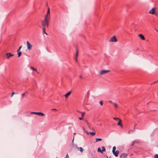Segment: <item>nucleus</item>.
Here are the masks:
<instances>
[{
  "mask_svg": "<svg viewBox=\"0 0 158 158\" xmlns=\"http://www.w3.org/2000/svg\"><path fill=\"white\" fill-rule=\"evenodd\" d=\"M109 102H110V103H113V102H112V101H109Z\"/></svg>",
  "mask_w": 158,
  "mask_h": 158,
  "instance_id": "37",
  "label": "nucleus"
},
{
  "mask_svg": "<svg viewBox=\"0 0 158 158\" xmlns=\"http://www.w3.org/2000/svg\"><path fill=\"white\" fill-rule=\"evenodd\" d=\"M80 77L81 78H82V76L81 75H80Z\"/></svg>",
  "mask_w": 158,
  "mask_h": 158,
  "instance_id": "38",
  "label": "nucleus"
},
{
  "mask_svg": "<svg viewBox=\"0 0 158 158\" xmlns=\"http://www.w3.org/2000/svg\"><path fill=\"white\" fill-rule=\"evenodd\" d=\"M78 50L77 49H76V61H77V56H78Z\"/></svg>",
  "mask_w": 158,
  "mask_h": 158,
  "instance_id": "12",
  "label": "nucleus"
},
{
  "mask_svg": "<svg viewBox=\"0 0 158 158\" xmlns=\"http://www.w3.org/2000/svg\"><path fill=\"white\" fill-rule=\"evenodd\" d=\"M22 46H20L19 47V49L18 50H17V52H19V51L20 50V49H21V48H22Z\"/></svg>",
  "mask_w": 158,
  "mask_h": 158,
  "instance_id": "31",
  "label": "nucleus"
},
{
  "mask_svg": "<svg viewBox=\"0 0 158 158\" xmlns=\"http://www.w3.org/2000/svg\"><path fill=\"white\" fill-rule=\"evenodd\" d=\"M139 36L142 40H145V38L144 37V35L142 34H139Z\"/></svg>",
  "mask_w": 158,
  "mask_h": 158,
  "instance_id": "11",
  "label": "nucleus"
},
{
  "mask_svg": "<svg viewBox=\"0 0 158 158\" xmlns=\"http://www.w3.org/2000/svg\"><path fill=\"white\" fill-rule=\"evenodd\" d=\"M85 122L87 124V125L88 126L89 125V123H88V121L87 120H85Z\"/></svg>",
  "mask_w": 158,
  "mask_h": 158,
  "instance_id": "36",
  "label": "nucleus"
},
{
  "mask_svg": "<svg viewBox=\"0 0 158 158\" xmlns=\"http://www.w3.org/2000/svg\"><path fill=\"white\" fill-rule=\"evenodd\" d=\"M46 28H45V27H44L43 28V31L44 32V33L46 35H47V34L46 33V32H45V29Z\"/></svg>",
  "mask_w": 158,
  "mask_h": 158,
  "instance_id": "23",
  "label": "nucleus"
},
{
  "mask_svg": "<svg viewBox=\"0 0 158 158\" xmlns=\"http://www.w3.org/2000/svg\"><path fill=\"white\" fill-rule=\"evenodd\" d=\"M113 104L116 108H118V105L116 103H113Z\"/></svg>",
  "mask_w": 158,
  "mask_h": 158,
  "instance_id": "27",
  "label": "nucleus"
},
{
  "mask_svg": "<svg viewBox=\"0 0 158 158\" xmlns=\"http://www.w3.org/2000/svg\"><path fill=\"white\" fill-rule=\"evenodd\" d=\"M110 72V70H102L101 71L100 74V75H103Z\"/></svg>",
  "mask_w": 158,
  "mask_h": 158,
  "instance_id": "6",
  "label": "nucleus"
},
{
  "mask_svg": "<svg viewBox=\"0 0 158 158\" xmlns=\"http://www.w3.org/2000/svg\"><path fill=\"white\" fill-rule=\"evenodd\" d=\"M113 119L116 121L119 120V119H120L119 118H116V117H114L113 118Z\"/></svg>",
  "mask_w": 158,
  "mask_h": 158,
  "instance_id": "17",
  "label": "nucleus"
},
{
  "mask_svg": "<svg viewBox=\"0 0 158 158\" xmlns=\"http://www.w3.org/2000/svg\"><path fill=\"white\" fill-rule=\"evenodd\" d=\"M27 49L30 50L32 47V45L28 41L27 42Z\"/></svg>",
  "mask_w": 158,
  "mask_h": 158,
  "instance_id": "5",
  "label": "nucleus"
},
{
  "mask_svg": "<svg viewBox=\"0 0 158 158\" xmlns=\"http://www.w3.org/2000/svg\"><path fill=\"white\" fill-rule=\"evenodd\" d=\"M154 158H158V154H156L154 156Z\"/></svg>",
  "mask_w": 158,
  "mask_h": 158,
  "instance_id": "29",
  "label": "nucleus"
},
{
  "mask_svg": "<svg viewBox=\"0 0 158 158\" xmlns=\"http://www.w3.org/2000/svg\"><path fill=\"white\" fill-rule=\"evenodd\" d=\"M27 93L26 92V93H23L22 94V98H23V97L25 95V94L26 93Z\"/></svg>",
  "mask_w": 158,
  "mask_h": 158,
  "instance_id": "30",
  "label": "nucleus"
},
{
  "mask_svg": "<svg viewBox=\"0 0 158 158\" xmlns=\"http://www.w3.org/2000/svg\"><path fill=\"white\" fill-rule=\"evenodd\" d=\"M50 19L44 18V19L42 21V25L45 28H48L49 26V21Z\"/></svg>",
  "mask_w": 158,
  "mask_h": 158,
  "instance_id": "1",
  "label": "nucleus"
},
{
  "mask_svg": "<svg viewBox=\"0 0 158 158\" xmlns=\"http://www.w3.org/2000/svg\"><path fill=\"white\" fill-rule=\"evenodd\" d=\"M156 30L158 33V30H157V29H156Z\"/></svg>",
  "mask_w": 158,
  "mask_h": 158,
  "instance_id": "41",
  "label": "nucleus"
},
{
  "mask_svg": "<svg viewBox=\"0 0 158 158\" xmlns=\"http://www.w3.org/2000/svg\"><path fill=\"white\" fill-rule=\"evenodd\" d=\"M98 152H100L102 153V151L101 150L100 148H98Z\"/></svg>",
  "mask_w": 158,
  "mask_h": 158,
  "instance_id": "21",
  "label": "nucleus"
},
{
  "mask_svg": "<svg viewBox=\"0 0 158 158\" xmlns=\"http://www.w3.org/2000/svg\"><path fill=\"white\" fill-rule=\"evenodd\" d=\"M74 139V138L73 137V140H72V143H73V142Z\"/></svg>",
  "mask_w": 158,
  "mask_h": 158,
  "instance_id": "40",
  "label": "nucleus"
},
{
  "mask_svg": "<svg viewBox=\"0 0 158 158\" xmlns=\"http://www.w3.org/2000/svg\"><path fill=\"white\" fill-rule=\"evenodd\" d=\"M78 149L81 152H82L83 151V149L81 147H78Z\"/></svg>",
  "mask_w": 158,
  "mask_h": 158,
  "instance_id": "16",
  "label": "nucleus"
},
{
  "mask_svg": "<svg viewBox=\"0 0 158 158\" xmlns=\"http://www.w3.org/2000/svg\"><path fill=\"white\" fill-rule=\"evenodd\" d=\"M77 111L78 112L81 113L82 117H83L84 116L85 113V112H81V111Z\"/></svg>",
  "mask_w": 158,
  "mask_h": 158,
  "instance_id": "15",
  "label": "nucleus"
},
{
  "mask_svg": "<svg viewBox=\"0 0 158 158\" xmlns=\"http://www.w3.org/2000/svg\"><path fill=\"white\" fill-rule=\"evenodd\" d=\"M96 142H97L98 141H101L102 140V139L101 138H96Z\"/></svg>",
  "mask_w": 158,
  "mask_h": 158,
  "instance_id": "20",
  "label": "nucleus"
},
{
  "mask_svg": "<svg viewBox=\"0 0 158 158\" xmlns=\"http://www.w3.org/2000/svg\"><path fill=\"white\" fill-rule=\"evenodd\" d=\"M155 9L156 7L152 8V9L149 11V13L152 15H155L156 16H157V14L155 11Z\"/></svg>",
  "mask_w": 158,
  "mask_h": 158,
  "instance_id": "2",
  "label": "nucleus"
},
{
  "mask_svg": "<svg viewBox=\"0 0 158 158\" xmlns=\"http://www.w3.org/2000/svg\"><path fill=\"white\" fill-rule=\"evenodd\" d=\"M36 114H37L42 116H43L45 115L44 114L40 112H36Z\"/></svg>",
  "mask_w": 158,
  "mask_h": 158,
  "instance_id": "9",
  "label": "nucleus"
},
{
  "mask_svg": "<svg viewBox=\"0 0 158 158\" xmlns=\"http://www.w3.org/2000/svg\"><path fill=\"white\" fill-rule=\"evenodd\" d=\"M90 134L92 136L94 135L95 134V133L94 132H90Z\"/></svg>",
  "mask_w": 158,
  "mask_h": 158,
  "instance_id": "26",
  "label": "nucleus"
},
{
  "mask_svg": "<svg viewBox=\"0 0 158 158\" xmlns=\"http://www.w3.org/2000/svg\"><path fill=\"white\" fill-rule=\"evenodd\" d=\"M116 150V147L115 146H114L113 148V149H112V152H114Z\"/></svg>",
  "mask_w": 158,
  "mask_h": 158,
  "instance_id": "24",
  "label": "nucleus"
},
{
  "mask_svg": "<svg viewBox=\"0 0 158 158\" xmlns=\"http://www.w3.org/2000/svg\"><path fill=\"white\" fill-rule=\"evenodd\" d=\"M36 112H31V114H36Z\"/></svg>",
  "mask_w": 158,
  "mask_h": 158,
  "instance_id": "32",
  "label": "nucleus"
},
{
  "mask_svg": "<svg viewBox=\"0 0 158 158\" xmlns=\"http://www.w3.org/2000/svg\"><path fill=\"white\" fill-rule=\"evenodd\" d=\"M78 118L80 120H82L83 119V118L82 117H81V118Z\"/></svg>",
  "mask_w": 158,
  "mask_h": 158,
  "instance_id": "33",
  "label": "nucleus"
},
{
  "mask_svg": "<svg viewBox=\"0 0 158 158\" xmlns=\"http://www.w3.org/2000/svg\"><path fill=\"white\" fill-rule=\"evenodd\" d=\"M121 121H122L121 120V119H119V122L117 123V125L118 126H121V127L122 128L123 127V126L122 124L121 123Z\"/></svg>",
  "mask_w": 158,
  "mask_h": 158,
  "instance_id": "13",
  "label": "nucleus"
},
{
  "mask_svg": "<svg viewBox=\"0 0 158 158\" xmlns=\"http://www.w3.org/2000/svg\"><path fill=\"white\" fill-rule=\"evenodd\" d=\"M119 153V151L118 150H117L115 152H113V154L114 155L117 157L118 156V155Z\"/></svg>",
  "mask_w": 158,
  "mask_h": 158,
  "instance_id": "10",
  "label": "nucleus"
},
{
  "mask_svg": "<svg viewBox=\"0 0 158 158\" xmlns=\"http://www.w3.org/2000/svg\"><path fill=\"white\" fill-rule=\"evenodd\" d=\"M31 69L32 70H33V71H35L36 72H37V70H36V69H35L34 68V67H32L31 66Z\"/></svg>",
  "mask_w": 158,
  "mask_h": 158,
  "instance_id": "19",
  "label": "nucleus"
},
{
  "mask_svg": "<svg viewBox=\"0 0 158 158\" xmlns=\"http://www.w3.org/2000/svg\"><path fill=\"white\" fill-rule=\"evenodd\" d=\"M15 94V93L14 92H12V95L11 96V97H12L14 94Z\"/></svg>",
  "mask_w": 158,
  "mask_h": 158,
  "instance_id": "35",
  "label": "nucleus"
},
{
  "mask_svg": "<svg viewBox=\"0 0 158 158\" xmlns=\"http://www.w3.org/2000/svg\"><path fill=\"white\" fill-rule=\"evenodd\" d=\"M102 152H105L106 151V148H105L104 147H102Z\"/></svg>",
  "mask_w": 158,
  "mask_h": 158,
  "instance_id": "22",
  "label": "nucleus"
},
{
  "mask_svg": "<svg viewBox=\"0 0 158 158\" xmlns=\"http://www.w3.org/2000/svg\"><path fill=\"white\" fill-rule=\"evenodd\" d=\"M138 142L137 141H134L132 142V144H131L132 146H133L135 143H137Z\"/></svg>",
  "mask_w": 158,
  "mask_h": 158,
  "instance_id": "18",
  "label": "nucleus"
},
{
  "mask_svg": "<svg viewBox=\"0 0 158 158\" xmlns=\"http://www.w3.org/2000/svg\"><path fill=\"white\" fill-rule=\"evenodd\" d=\"M64 158H69V156L68 155V154H67L66 156Z\"/></svg>",
  "mask_w": 158,
  "mask_h": 158,
  "instance_id": "34",
  "label": "nucleus"
},
{
  "mask_svg": "<svg viewBox=\"0 0 158 158\" xmlns=\"http://www.w3.org/2000/svg\"><path fill=\"white\" fill-rule=\"evenodd\" d=\"M52 110H56L55 109H52Z\"/></svg>",
  "mask_w": 158,
  "mask_h": 158,
  "instance_id": "39",
  "label": "nucleus"
},
{
  "mask_svg": "<svg viewBox=\"0 0 158 158\" xmlns=\"http://www.w3.org/2000/svg\"><path fill=\"white\" fill-rule=\"evenodd\" d=\"M50 10L49 8H48L47 11V13L45 16V18L50 19Z\"/></svg>",
  "mask_w": 158,
  "mask_h": 158,
  "instance_id": "4",
  "label": "nucleus"
},
{
  "mask_svg": "<svg viewBox=\"0 0 158 158\" xmlns=\"http://www.w3.org/2000/svg\"><path fill=\"white\" fill-rule=\"evenodd\" d=\"M6 55L7 56V58L9 59L10 57L13 56L14 54H11V53H7L6 54Z\"/></svg>",
  "mask_w": 158,
  "mask_h": 158,
  "instance_id": "8",
  "label": "nucleus"
},
{
  "mask_svg": "<svg viewBox=\"0 0 158 158\" xmlns=\"http://www.w3.org/2000/svg\"><path fill=\"white\" fill-rule=\"evenodd\" d=\"M156 82H157V81H156V82H154L153 83H156Z\"/></svg>",
  "mask_w": 158,
  "mask_h": 158,
  "instance_id": "42",
  "label": "nucleus"
},
{
  "mask_svg": "<svg viewBox=\"0 0 158 158\" xmlns=\"http://www.w3.org/2000/svg\"><path fill=\"white\" fill-rule=\"evenodd\" d=\"M71 91H69L64 95V96L66 98L69 97V96L71 94Z\"/></svg>",
  "mask_w": 158,
  "mask_h": 158,
  "instance_id": "14",
  "label": "nucleus"
},
{
  "mask_svg": "<svg viewBox=\"0 0 158 158\" xmlns=\"http://www.w3.org/2000/svg\"><path fill=\"white\" fill-rule=\"evenodd\" d=\"M110 42H117V40L116 36H114L110 39Z\"/></svg>",
  "mask_w": 158,
  "mask_h": 158,
  "instance_id": "3",
  "label": "nucleus"
},
{
  "mask_svg": "<svg viewBox=\"0 0 158 158\" xmlns=\"http://www.w3.org/2000/svg\"><path fill=\"white\" fill-rule=\"evenodd\" d=\"M22 54V52H18V57H19Z\"/></svg>",
  "mask_w": 158,
  "mask_h": 158,
  "instance_id": "25",
  "label": "nucleus"
},
{
  "mask_svg": "<svg viewBox=\"0 0 158 158\" xmlns=\"http://www.w3.org/2000/svg\"><path fill=\"white\" fill-rule=\"evenodd\" d=\"M127 156V154L126 153H122L120 156V158H126Z\"/></svg>",
  "mask_w": 158,
  "mask_h": 158,
  "instance_id": "7",
  "label": "nucleus"
},
{
  "mask_svg": "<svg viewBox=\"0 0 158 158\" xmlns=\"http://www.w3.org/2000/svg\"><path fill=\"white\" fill-rule=\"evenodd\" d=\"M99 103H100V104L101 106H102L103 105V101H100Z\"/></svg>",
  "mask_w": 158,
  "mask_h": 158,
  "instance_id": "28",
  "label": "nucleus"
}]
</instances>
